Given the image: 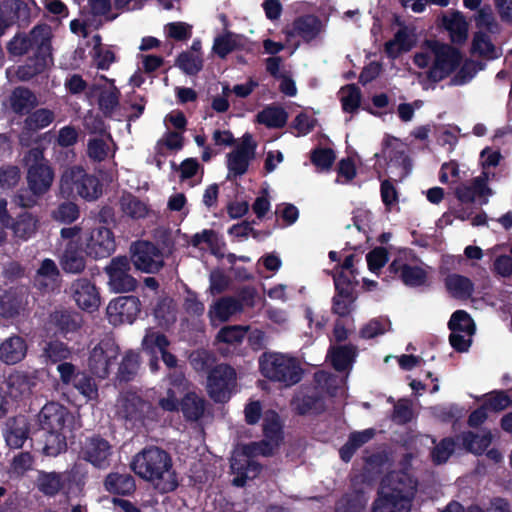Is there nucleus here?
I'll use <instances>...</instances> for the list:
<instances>
[{
	"mask_svg": "<svg viewBox=\"0 0 512 512\" xmlns=\"http://www.w3.org/2000/svg\"><path fill=\"white\" fill-rule=\"evenodd\" d=\"M264 439L238 446L231 457V470L234 475L233 484L242 487L247 480L254 479L260 472V466L253 460L256 456H269L280 445L282 427L278 415L274 411H267L263 419Z\"/></svg>",
	"mask_w": 512,
	"mask_h": 512,
	"instance_id": "f257e3e1",
	"label": "nucleus"
},
{
	"mask_svg": "<svg viewBox=\"0 0 512 512\" xmlns=\"http://www.w3.org/2000/svg\"><path fill=\"white\" fill-rule=\"evenodd\" d=\"M417 491L416 479L406 471H393L381 482L372 512H410Z\"/></svg>",
	"mask_w": 512,
	"mask_h": 512,
	"instance_id": "f03ea898",
	"label": "nucleus"
},
{
	"mask_svg": "<svg viewBox=\"0 0 512 512\" xmlns=\"http://www.w3.org/2000/svg\"><path fill=\"white\" fill-rule=\"evenodd\" d=\"M131 468L135 474L151 482L163 493L173 491L178 486L171 457L158 447H149L136 454L131 462Z\"/></svg>",
	"mask_w": 512,
	"mask_h": 512,
	"instance_id": "7ed1b4c3",
	"label": "nucleus"
},
{
	"mask_svg": "<svg viewBox=\"0 0 512 512\" xmlns=\"http://www.w3.org/2000/svg\"><path fill=\"white\" fill-rule=\"evenodd\" d=\"M460 53L448 44L435 40L425 41L414 55V64L428 69V77L440 81L452 73L461 63Z\"/></svg>",
	"mask_w": 512,
	"mask_h": 512,
	"instance_id": "20e7f679",
	"label": "nucleus"
},
{
	"mask_svg": "<svg viewBox=\"0 0 512 512\" xmlns=\"http://www.w3.org/2000/svg\"><path fill=\"white\" fill-rule=\"evenodd\" d=\"M23 162L27 168L26 181L31 194L20 193L16 200L21 207L28 208L36 205L38 198L50 190L54 181V172L39 148L29 150Z\"/></svg>",
	"mask_w": 512,
	"mask_h": 512,
	"instance_id": "39448f33",
	"label": "nucleus"
},
{
	"mask_svg": "<svg viewBox=\"0 0 512 512\" xmlns=\"http://www.w3.org/2000/svg\"><path fill=\"white\" fill-rule=\"evenodd\" d=\"M259 365L264 377L285 386H292L301 380L300 362L289 354L266 352L260 357Z\"/></svg>",
	"mask_w": 512,
	"mask_h": 512,
	"instance_id": "423d86ee",
	"label": "nucleus"
},
{
	"mask_svg": "<svg viewBox=\"0 0 512 512\" xmlns=\"http://www.w3.org/2000/svg\"><path fill=\"white\" fill-rule=\"evenodd\" d=\"M74 227L80 230L79 243L86 255L94 259H102L115 251V239L109 228L103 225L94 226L90 220H83Z\"/></svg>",
	"mask_w": 512,
	"mask_h": 512,
	"instance_id": "0eeeda50",
	"label": "nucleus"
},
{
	"mask_svg": "<svg viewBox=\"0 0 512 512\" xmlns=\"http://www.w3.org/2000/svg\"><path fill=\"white\" fill-rule=\"evenodd\" d=\"M60 192L65 197L79 196L87 201L96 200L102 194L99 180L81 167L67 168L60 179Z\"/></svg>",
	"mask_w": 512,
	"mask_h": 512,
	"instance_id": "6e6552de",
	"label": "nucleus"
},
{
	"mask_svg": "<svg viewBox=\"0 0 512 512\" xmlns=\"http://www.w3.org/2000/svg\"><path fill=\"white\" fill-rule=\"evenodd\" d=\"M390 271L405 285L417 287L427 283L431 268L410 251L402 250L390 264Z\"/></svg>",
	"mask_w": 512,
	"mask_h": 512,
	"instance_id": "1a4fd4ad",
	"label": "nucleus"
},
{
	"mask_svg": "<svg viewBox=\"0 0 512 512\" xmlns=\"http://www.w3.org/2000/svg\"><path fill=\"white\" fill-rule=\"evenodd\" d=\"M51 28L46 25L35 26L30 33H17L7 44L8 52L13 56H22L30 50H36L37 56L51 55Z\"/></svg>",
	"mask_w": 512,
	"mask_h": 512,
	"instance_id": "9d476101",
	"label": "nucleus"
},
{
	"mask_svg": "<svg viewBox=\"0 0 512 512\" xmlns=\"http://www.w3.org/2000/svg\"><path fill=\"white\" fill-rule=\"evenodd\" d=\"M61 238L64 251L61 258V265L68 273H80L85 268V258L82 255L84 248L79 243L80 230L76 227L61 229Z\"/></svg>",
	"mask_w": 512,
	"mask_h": 512,
	"instance_id": "9b49d317",
	"label": "nucleus"
},
{
	"mask_svg": "<svg viewBox=\"0 0 512 512\" xmlns=\"http://www.w3.org/2000/svg\"><path fill=\"white\" fill-rule=\"evenodd\" d=\"M119 354V347L112 338H104L90 351L88 366L90 371L100 378H105Z\"/></svg>",
	"mask_w": 512,
	"mask_h": 512,
	"instance_id": "f8f14e48",
	"label": "nucleus"
},
{
	"mask_svg": "<svg viewBox=\"0 0 512 512\" xmlns=\"http://www.w3.org/2000/svg\"><path fill=\"white\" fill-rule=\"evenodd\" d=\"M450 333V344L459 352H466L475 333V324L470 315L463 311L454 312L448 323Z\"/></svg>",
	"mask_w": 512,
	"mask_h": 512,
	"instance_id": "ddd939ff",
	"label": "nucleus"
},
{
	"mask_svg": "<svg viewBox=\"0 0 512 512\" xmlns=\"http://www.w3.org/2000/svg\"><path fill=\"white\" fill-rule=\"evenodd\" d=\"M235 371L227 365L216 366L208 376L207 390L216 402L227 401L235 384Z\"/></svg>",
	"mask_w": 512,
	"mask_h": 512,
	"instance_id": "4468645a",
	"label": "nucleus"
},
{
	"mask_svg": "<svg viewBox=\"0 0 512 512\" xmlns=\"http://www.w3.org/2000/svg\"><path fill=\"white\" fill-rule=\"evenodd\" d=\"M131 260L136 269L145 273L158 272L164 263L161 251L147 241H138L131 246Z\"/></svg>",
	"mask_w": 512,
	"mask_h": 512,
	"instance_id": "2eb2a0df",
	"label": "nucleus"
},
{
	"mask_svg": "<svg viewBox=\"0 0 512 512\" xmlns=\"http://www.w3.org/2000/svg\"><path fill=\"white\" fill-rule=\"evenodd\" d=\"M72 415L66 407L56 402L43 406L38 414V422L44 431H69Z\"/></svg>",
	"mask_w": 512,
	"mask_h": 512,
	"instance_id": "dca6fc26",
	"label": "nucleus"
},
{
	"mask_svg": "<svg viewBox=\"0 0 512 512\" xmlns=\"http://www.w3.org/2000/svg\"><path fill=\"white\" fill-rule=\"evenodd\" d=\"M167 386L157 396L159 408L167 412H174L179 409L178 396L188 390V381L183 373L175 371L168 376Z\"/></svg>",
	"mask_w": 512,
	"mask_h": 512,
	"instance_id": "f3484780",
	"label": "nucleus"
},
{
	"mask_svg": "<svg viewBox=\"0 0 512 512\" xmlns=\"http://www.w3.org/2000/svg\"><path fill=\"white\" fill-rule=\"evenodd\" d=\"M130 262L127 257L113 258L105 268L109 276V287L116 293L132 291L136 286V280L130 275Z\"/></svg>",
	"mask_w": 512,
	"mask_h": 512,
	"instance_id": "a211bd4d",
	"label": "nucleus"
},
{
	"mask_svg": "<svg viewBox=\"0 0 512 512\" xmlns=\"http://www.w3.org/2000/svg\"><path fill=\"white\" fill-rule=\"evenodd\" d=\"M7 393L12 399L29 398L39 384L37 371L16 370L6 379Z\"/></svg>",
	"mask_w": 512,
	"mask_h": 512,
	"instance_id": "6ab92c4d",
	"label": "nucleus"
},
{
	"mask_svg": "<svg viewBox=\"0 0 512 512\" xmlns=\"http://www.w3.org/2000/svg\"><path fill=\"white\" fill-rule=\"evenodd\" d=\"M140 312V302L136 297L124 296L111 301L107 307L109 322L113 325L131 324Z\"/></svg>",
	"mask_w": 512,
	"mask_h": 512,
	"instance_id": "aec40b11",
	"label": "nucleus"
},
{
	"mask_svg": "<svg viewBox=\"0 0 512 512\" xmlns=\"http://www.w3.org/2000/svg\"><path fill=\"white\" fill-rule=\"evenodd\" d=\"M29 293L26 288H14L0 295V317L16 319L24 316L28 306Z\"/></svg>",
	"mask_w": 512,
	"mask_h": 512,
	"instance_id": "412c9836",
	"label": "nucleus"
},
{
	"mask_svg": "<svg viewBox=\"0 0 512 512\" xmlns=\"http://www.w3.org/2000/svg\"><path fill=\"white\" fill-rule=\"evenodd\" d=\"M255 154V143L251 135L245 134L238 147L228 155V179L237 177L247 171L249 162Z\"/></svg>",
	"mask_w": 512,
	"mask_h": 512,
	"instance_id": "4be33fe9",
	"label": "nucleus"
},
{
	"mask_svg": "<svg viewBox=\"0 0 512 512\" xmlns=\"http://www.w3.org/2000/svg\"><path fill=\"white\" fill-rule=\"evenodd\" d=\"M70 295L83 310L93 312L100 305V296L96 286L86 278H78L70 286Z\"/></svg>",
	"mask_w": 512,
	"mask_h": 512,
	"instance_id": "5701e85b",
	"label": "nucleus"
},
{
	"mask_svg": "<svg viewBox=\"0 0 512 512\" xmlns=\"http://www.w3.org/2000/svg\"><path fill=\"white\" fill-rule=\"evenodd\" d=\"M147 404L134 392L122 394L116 403V413L119 417L131 421H141Z\"/></svg>",
	"mask_w": 512,
	"mask_h": 512,
	"instance_id": "b1692460",
	"label": "nucleus"
},
{
	"mask_svg": "<svg viewBox=\"0 0 512 512\" xmlns=\"http://www.w3.org/2000/svg\"><path fill=\"white\" fill-rule=\"evenodd\" d=\"M60 271L52 259L41 261L34 276V285L43 292H52L59 287Z\"/></svg>",
	"mask_w": 512,
	"mask_h": 512,
	"instance_id": "393cba45",
	"label": "nucleus"
},
{
	"mask_svg": "<svg viewBox=\"0 0 512 512\" xmlns=\"http://www.w3.org/2000/svg\"><path fill=\"white\" fill-rule=\"evenodd\" d=\"M324 30L322 22L313 15H307L296 19L292 26L287 28V37H300L304 41L315 39Z\"/></svg>",
	"mask_w": 512,
	"mask_h": 512,
	"instance_id": "a878e982",
	"label": "nucleus"
},
{
	"mask_svg": "<svg viewBox=\"0 0 512 512\" xmlns=\"http://www.w3.org/2000/svg\"><path fill=\"white\" fill-rule=\"evenodd\" d=\"M141 345L143 351L150 356V370L157 372L159 369L158 355L168 348V339L158 331L147 329Z\"/></svg>",
	"mask_w": 512,
	"mask_h": 512,
	"instance_id": "bb28decb",
	"label": "nucleus"
},
{
	"mask_svg": "<svg viewBox=\"0 0 512 512\" xmlns=\"http://www.w3.org/2000/svg\"><path fill=\"white\" fill-rule=\"evenodd\" d=\"M26 340L19 335H12L0 343V361L8 365L21 362L27 354Z\"/></svg>",
	"mask_w": 512,
	"mask_h": 512,
	"instance_id": "cd10ccee",
	"label": "nucleus"
},
{
	"mask_svg": "<svg viewBox=\"0 0 512 512\" xmlns=\"http://www.w3.org/2000/svg\"><path fill=\"white\" fill-rule=\"evenodd\" d=\"M35 7L36 3L33 0L29 2L22 0H3L0 3V13L13 25L17 21H28L31 17L32 8Z\"/></svg>",
	"mask_w": 512,
	"mask_h": 512,
	"instance_id": "c85d7f7f",
	"label": "nucleus"
},
{
	"mask_svg": "<svg viewBox=\"0 0 512 512\" xmlns=\"http://www.w3.org/2000/svg\"><path fill=\"white\" fill-rule=\"evenodd\" d=\"M29 425L24 416L10 418L6 421L4 438L11 448H20L28 438Z\"/></svg>",
	"mask_w": 512,
	"mask_h": 512,
	"instance_id": "c756f323",
	"label": "nucleus"
},
{
	"mask_svg": "<svg viewBox=\"0 0 512 512\" xmlns=\"http://www.w3.org/2000/svg\"><path fill=\"white\" fill-rule=\"evenodd\" d=\"M487 180L486 173H483L476 177L471 185L459 186L455 191L457 198L462 202H472L478 198H484L483 203H486L487 197L491 195V190L486 185Z\"/></svg>",
	"mask_w": 512,
	"mask_h": 512,
	"instance_id": "7c9ffc66",
	"label": "nucleus"
},
{
	"mask_svg": "<svg viewBox=\"0 0 512 512\" xmlns=\"http://www.w3.org/2000/svg\"><path fill=\"white\" fill-rule=\"evenodd\" d=\"M442 24L448 31L451 41L462 43L468 36V22L459 11H449L442 17Z\"/></svg>",
	"mask_w": 512,
	"mask_h": 512,
	"instance_id": "2f4dec72",
	"label": "nucleus"
},
{
	"mask_svg": "<svg viewBox=\"0 0 512 512\" xmlns=\"http://www.w3.org/2000/svg\"><path fill=\"white\" fill-rule=\"evenodd\" d=\"M84 454L85 458L94 466L103 468L108 465L111 446L104 439L91 438L85 445Z\"/></svg>",
	"mask_w": 512,
	"mask_h": 512,
	"instance_id": "473e14b6",
	"label": "nucleus"
},
{
	"mask_svg": "<svg viewBox=\"0 0 512 512\" xmlns=\"http://www.w3.org/2000/svg\"><path fill=\"white\" fill-rule=\"evenodd\" d=\"M241 310V304L234 298H221L211 305L208 316L213 325L227 321L232 315Z\"/></svg>",
	"mask_w": 512,
	"mask_h": 512,
	"instance_id": "72a5a7b5",
	"label": "nucleus"
},
{
	"mask_svg": "<svg viewBox=\"0 0 512 512\" xmlns=\"http://www.w3.org/2000/svg\"><path fill=\"white\" fill-rule=\"evenodd\" d=\"M458 440L468 452L481 455L490 446L493 435L488 430H481L477 433L469 431L458 437Z\"/></svg>",
	"mask_w": 512,
	"mask_h": 512,
	"instance_id": "f704fd0d",
	"label": "nucleus"
},
{
	"mask_svg": "<svg viewBox=\"0 0 512 512\" xmlns=\"http://www.w3.org/2000/svg\"><path fill=\"white\" fill-rule=\"evenodd\" d=\"M444 284L449 295L456 299H467L474 291L473 282L468 277L457 273L448 274Z\"/></svg>",
	"mask_w": 512,
	"mask_h": 512,
	"instance_id": "c9c22d12",
	"label": "nucleus"
},
{
	"mask_svg": "<svg viewBox=\"0 0 512 512\" xmlns=\"http://www.w3.org/2000/svg\"><path fill=\"white\" fill-rule=\"evenodd\" d=\"M415 34L408 27L398 30L394 38L386 43L385 51L391 58L398 57L401 53L409 51L415 44Z\"/></svg>",
	"mask_w": 512,
	"mask_h": 512,
	"instance_id": "e433bc0d",
	"label": "nucleus"
},
{
	"mask_svg": "<svg viewBox=\"0 0 512 512\" xmlns=\"http://www.w3.org/2000/svg\"><path fill=\"white\" fill-rule=\"evenodd\" d=\"M13 232L14 238L17 240L27 241L37 231L38 219L31 213L25 212L20 214L9 226Z\"/></svg>",
	"mask_w": 512,
	"mask_h": 512,
	"instance_id": "4c0bfd02",
	"label": "nucleus"
},
{
	"mask_svg": "<svg viewBox=\"0 0 512 512\" xmlns=\"http://www.w3.org/2000/svg\"><path fill=\"white\" fill-rule=\"evenodd\" d=\"M64 483V475L56 472L39 471L36 479L37 488L47 496H53L60 492Z\"/></svg>",
	"mask_w": 512,
	"mask_h": 512,
	"instance_id": "58836bf2",
	"label": "nucleus"
},
{
	"mask_svg": "<svg viewBox=\"0 0 512 512\" xmlns=\"http://www.w3.org/2000/svg\"><path fill=\"white\" fill-rule=\"evenodd\" d=\"M115 153V146L109 135L95 137L88 142V156L94 161H103L112 157Z\"/></svg>",
	"mask_w": 512,
	"mask_h": 512,
	"instance_id": "ea45409f",
	"label": "nucleus"
},
{
	"mask_svg": "<svg viewBox=\"0 0 512 512\" xmlns=\"http://www.w3.org/2000/svg\"><path fill=\"white\" fill-rule=\"evenodd\" d=\"M36 96L26 88H16L10 96V106L15 113H29L37 105Z\"/></svg>",
	"mask_w": 512,
	"mask_h": 512,
	"instance_id": "a19ab883",
	"label": "nucleus"
},
{
	"mask_svg": "<svg viewBox=\"0 0 512 512\" xmlns=\"http://www.w3.org/2000/svg\"><path fill=\"white\" fill-rule=\"evenodd\" d=\"M119 205L122 213L132 219L144 218L149 212L147 204L132 194L122 195Z\"/></svg>",
	"mask_w": 512,
	"mask_h": 512,
	"instance_id": "79ce46f5",
	"label": "nucleus"
},
{
	"mask_svg": "<svg viewBox=\"0 0 512 512\" xmlns=\"http://www.w3.org/2000/svg\"><path fill=\"white\" fill-rule=\"evenodd\" d=\"M105 488L116 494H129L135 489V482L129 474L111 473L106 477Z\"/></svg>",
	"mask_w": 512,
	"mask_h": 512,
	"instance_id": "37998d69",
	"label": "nucleus"
},
{
	"mask_svg": "<svg viewBox=\"0 0 512 512\" xmlns=\"http://www.w3.org/2000/svg\"><path fill=\"white\" fill-rule=\"evenodd\" d=\"M43 453L47 456L55 457L64 452L67 447V431H45Z\"/></svg>",
	"mask_w": 512,
	"mask_h": 512,
	"instance_id": "c03bdc74",
	"label": "nucleus"
},
{
	"mask_svg": "<svg viewBox=\"0 0 512 512\" xmlns=\"http://www.w3.org/2000/svg\"><path fill=\"white\" fill-rule=\"evenodd\" d=\"M328 357L334 368L338 371H344L351 367L355 357V348L353 346H338L330 350Z\"/></svg>",
	"mask_w": 512,
	"mask_h": 512,
	"instance_id": "a18cd8bd",
	"label": "nucleus"
},
{
	"mask_svg": "<svg viewBox=\"0 0 512 512\" xmlns=\"http://www.w3.org/2000/svg\"><path fill=\"white\" fill-rule=\"evenodd\" d=\"M188 243L196 248H203V245L214 254H217L220 248V237L217 232L212 229H204L201 232L195 233L189 237Z\"/></svg>",
	"mask_w": 512,
	"mask_h": 512,
	"instance_id": "49530a36",
	"label": "nucleus"
},
{
	"mask_svg": "<svg viewBox=\"0 0 512 512\" xmlns=\"http://www.w3.org/2000/svg\"><path fill=\"white\" fill-rule=\"evenodd\" d=\"M181 410L188 420H198L204 413V400L194 392H187L181 402Z\"/></svg>",
	"mask_w": 512,
	"mask_h": 512,
	"instance_id": "de8ad7c7",
	"label": "nucleus"
},
{
	"mask_svg": "<svg viewBox=\"0 0 512 512\" xmlns=\"http://www.w3.org/2000/svg\"><path fill=\"white\" fill-rule=\"evenodd\" d=\"M287 118V113L279 107H266L257 114V121L269 128L283 127Z\"/></svg>",
	"mask_w": 512,
	"mask_h": 512,
	"instance_id": "09e8293b",
	"label": "nucleus"
},
{
	"mask_svg": "<svg viewBox=\"0 0 512 512\" xmlns=\"http://www.w3.org/2000/svg\"><path fill=\"white\" fill-rule=\"evenodd\" d=\"M106 81V85L100 94L99 105L101 109L107 113H112L119 104V90L114 86L113 81L101 76Z\"/></svg>",
	"mask_w": 512,
	"mask_h": 512,
	"instance_id": "8fccbe9b",
	"label": "nucleus"
},
{
	"mask_svg": "<svg viewBox=\"0 0 512 512\" xmlns=\"http://www.w3.org/2000/svg\"><path fill=\"white\" fill-rule=\"evenodd\" d=\"M54 118V113L51 110L38 109L25 119L24 129L33 132L44 129L53 122Z\"/></svg>",
	"mask_w": 512,
	"mask_h": 512,
	"instance_id": "3c124183",
	"label": "nucleus"
},
{
	"mask_svg": "<svg viewBox=\"0 0 512 512\" xmlns=\"http://www.w3.org/2000/svg\"><path fill=\"white\" fill-rule=\"evenodd\" d=\"M339 98L342 103L343 110L347 113H353L360 105V89L354 84L347 85L339 91Z\"/></svg>",
	"mask_w": 512,
	"mask_h": 512,
	"instance_id": "603ef678",
	"label": "nucleus"
},
{
	"mask_svg": "<svg viewBox=\"0 0 512 512\" xmlns=\"http://www.w3.org/2000/svg\"><path fill=\"white\" fill-rule=\"evenodd\" d=\"M95 42L93 48V60L98 69L106 70L115 61L114 53L107 47L101 45L99 35L93 37Z\"/></svg>",
	"mask_w": 512,
	"mask_h": 512,
	"instance_id": "864d4df0",
	"label": "nucleus"
},
{
	"mask_svg": "<svg viewBox=\"0 0 512 512\" xmlns=\"http://www.w3.org/2000/svg\"><path fill=\"white\" fill-rule=\"evenodd\" d=\"M391 328V322L387 318L371 319L360 329V337L363 339H373L385 334Z\"/></svg>",
	"mask_w": 512,
	"mask_h": 512,
	"instance_id": "5fc2aeb1",
	"label": "nucleus"
},
{
	"mask_svg": "<svg viewBox=\"0 0 512 512\" xmlns=\"http://www.w3.org/2000/svg\"><path fill=\"white\" fill-rule=\"evenodd\" d=\"M177 65L186 74L194 75L202 69V56L196 52H183L177 58Z\"/></svg>",
	"mask_w": 512,
	"mask_h": 512,
	"instance_id": "6e6d98bb",
	"label": "nucleus"
},
{
	"mask_svg": "<svg viewBox=\"0 0 512 512\" xmlns=\"http://www.w3.org/2000/svg\"><path fill=\"white\" fill-rule=\"evenodd\" d=\"M484 405L489 411L499 412L508 408L512 401L503 391H493L483 396Z\"/></svg>",
	"mask_w": 512,
	"mask_h": 512,
	"instance_id": "4d7b16f0",
	"label": "nucleus"
},
{
	"mask_svg": "<svg viewBox=\"0 0 512 512\" xmlns=\"http://www.w3.org/2000/svg\"><path fill=\"white\" fill-rule=\"evenodd\" d=\"M52 62L51 55L37 56L33 66L30 64L18 68L17 75L21 80H29L34 75L41 73Z\"/></svg>",
	"mask_w": 512,
	"mask_h": 512,
	"instance_id": "13d9d810",
	"label": "nucleus"
},
{
	"mask_svg": "<svg viewBox=\"0 0 512 512\" xmlns=\"http://www.w3.org/2000/svg\"><path fill=\"white\" fill-rule=\"evenodd\" d=\"M367 499L363 494L346 496L339 500L335 512H364Z\"/></svg>",
	"mask_w": 512,
	"mask_h": 512,
	"instance_id": "bf43d9fd",
	"label": "nucleus"
},
{
	"mask_svg": "<svg viewBox=\"0 0 512 512\" xmlns=\"http://www.w3.org/2000/svg\"><path fill=\"white\" fill-rule=\"evenodd\" d=\"M155 317L162 326H169L176 320L175 305L171 299H163L155 308Z\"/></svg>",
	"mask_w": 512,
	"mask_h": 512,
	"instance_id": "052dcab7",
	"label": "nucleus"
},
{
	"mask_svg": "<svg viewBox=\"0 0 512 512\" xmlns=\"http://www.w3.org/2000/svg\"><path fill=\"white\" fill-rule=\"evenodd\" d=\"M139 364V355L133 351L127 352L119 367V377L125 381L130 380L137 373Z\"/></svg>",
	"mask_w": 512,
	"mask_h": 512,
	"instance_id": "680f3d73",
	"label": "nucleus"
},
{
	"mask_svg": "<svg viewBox=\"0 0 512 512\" xmlns=\"http://www.w3.org/2000/svg\"><path fill=\"white\" fill-rule=\"evenodd\" d=\"M246 332L247 329L243 326H226L218 332L216 339L219 343L235 345L243 340Z\"/></svg>",
	"mask_w": 512,
	"mask_h": 512,
	"instance_id": "e2e57ef3",
	"label": "nucleus"
},
{
	"mask_svg": "<svg viewBox=\"0 0 512 512\" xmlns=\"http://www.w3.org/2000/svg\"><path fill=\"white\" fill-rule=\"evenodd\" d=\"M473 52L488 58H496L498 56L497 49L491 43L487 35L482 32L475 34L472 44Z\"/></svg>",
	"mask_w": 512,
	"mask_h": 512,
	"instance_id": "0e129e2a",
	"label": "nucleus"
},
{
	"mask_svg": "<svg viewBox=\"0 0 512 512\" xmlns=\"http://www.w3.org/2000/svg\"><path fill=\"white\" fill-rule=\"evenodd\" d=\"M33 464L34 459L29 452H19L11 461L10 473L15 476H22L32 469Z\"/></svg>",
	"mask_w": 512,
	"mask_h": 512,
	"instance_id": "69168bd1",
	"label": "nucleus"
},
{
	"mask_svg": "<svg viewBox=\"0 0 512 512\" xmlns=\"http://www.w3.org/2000/svg\"><path fill=\"white\" fill-rule=\"evenodd\" d=\"M79 214V208L76 204L65 202L52 212V217L62 223H71L78 219Z\"/></svg>",
	"mask_w": 512,
	"mask_h": 512,
	"instance_id": "338daca9",
	"label": "nucleus"
},
{
	"mask_svg": "<svg viewBox=\"0 0 512 512\" xmlns=\"http://www.w3.org/2000/svg\"><path fill=\"white\" fill-rule=\"evenodd\" d=\"M21 178L20 170L17 166H5L0 168V192H4L15 187Z\"/></svg>",
	"mask_w": 512,
	"mask_h": 512,
	"instance_id": "774afa93",
	"label": "nucleus"
}]
</instances>
